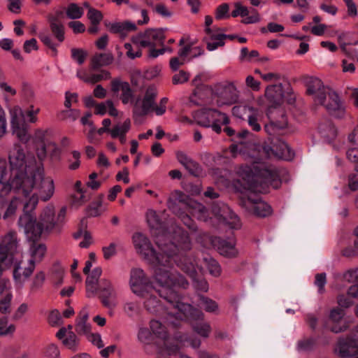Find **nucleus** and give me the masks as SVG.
<instances>
[{"instance_id": "f257e3e1", "label": "nucleus", "mask_w": 358, "mask_h": 358, "mask_svg": "<svg viewBox=\"0 0 358 358\" xmlns=\"http://www.w3.org/2000/svg\"><path fill=\"white\" fill-rule=\"evenodd\" d=\"M9 169L0 162V210L6 203L5 196L11 189L22 194L24 208L35 209L38 200L46 202L55 192L51 176H46L43 164L36 163L34 155L20 144H15L8 154Z\"/></svg>"}, {"instance_id": "f03ea898", "label": "nucleus", "mask_w": 358, "mask_h": 358, "mask_svg": "<svg viewBox=\"0 0 358 358\" xmlns=\"http://www.w3.org/2000/svg\"><path fill=\"white\" fill-rule=\"evenodd\" d=\"M132 242L136 252L144 257L155 268V278L159 285V292L161 294L169 292L173 285L182 284L184 280L179 281L174 278L177 275L170 273L171 262L173 260L178 267L189 275L196 282V287L201 291L208 290V284L205 280H196V276L201 272V268L194 264L191 257L185 255V252L177 250L166 243V252H157L152 248L150 240L143 234L136 232L132 236Z\"/></svg>"}, {"instance_id": "7ed1b4c3", "label": "nucleus", "mask_w": 358, "mask_h": 358, "mask_svg": "<svg viewBox=\"0 0 358 358\" xmlns=\"http://www.w3.org/2000/svg\"><path fill=\"white\" fill-rule=\"evenodd\" d=\"M255 147L259 153L260 159L254 162L252 166H241L237 173L238 178L236 182L238 184L234 183V185L237 191H248L246 205L257 216L265 217L268 213V206L261 197L255 196L253 193L267 192L266 179L268 169L267 165L262 160L268 157V148L265 145H257Z\"/></svg>"}, {"instance_id": "20e7f679", "label": "nucleus", "mask_w": 358, "mask_h": 358, "mask_svg": "<svg viewBox=\"0 0 358 358\" xmlns=\"http://www.w3.org/2000/svg\"><path fill=\"white\" fill-rule=\"evenodd\" d=\"M169 270L170 273L177 275L174 278L176 280L179 281V278H182L184 282L181 285L178 283V285H171L169 292L161 294L159 292L160 287L155 280V286H154V289H150L148 295L141 297L144 299V306L148 311L162 316L164 318V322L166 324L176 326L177 324L175 322V320L176 316L180 314L179 312L181 311L184 315L183 310H191L192 308L190 304L180 301L176 292L177 287L185 288L187 285V280L173 268H169ZM154 279L155 278H154Z\"/></svg>"}, {"instance_id": "39448f33", "label": "nucleus", "mask_w": 358, "mask_h": 358, "mask_svg": "<svg viewBox=\"0 0 358 358\" xmlns=\"http://www.w3.org/2000/svg\"><path fill=\"white\" fill-rule=\"evenodd\" d=\"M34 209L24 210V213L20 216L17 224L25 234L29 241H38L43 231H52L60 222L66 215V208L63 207L57 215L55 213V207L50 203L45 206L39 216L38 220L31 213Z\"/></svg>"}, {"instance_id": "423d86ee", "label": "nucleus", "mask_w": 358, "mask_h": 358, "mask_svg": "<svg viewBox=\"0 0 358 358\" xmlns=\"http://www.w3.org/2000/svg\"><path fill=\"white\" fill-rule=\"evenodd\" d=\"M147 222L155 236L156 244L162 251L166 252V240L171 239L170 245L181 252L191 249L192 243L187 234L178 225L172 224L169 229L165 228L161 222L159 215L152 210H149L146 214Z\"/></svg>"}, {"instance_id": "0eeeda50", "label": "nucleus", "mask_w": 358, "mask_h": 358, "mask_svg": "<svg viewBox=\"0 0 358 358\" xmlns=\"http://www.w3.org/2000/svg\"><path fill=\"white\" fill-rule=\"evenodd\" d=\"M285 80L270 73V132L285 134L289 131L288 119L285 110Z\"/></svg>"}, {"instance_id": "6e6552de", "label": "nucleus", "mask_w": 358, "mask_h": 358, "mask_svg": "<svg viewBox=\"0 0 358 358\" xmlns=\"http://www.w3.org/2000/svg\"><path fill=\"white\" fill-rule=\"evenodd\" d=\"M165 40L164 29L149 28L131 36L133 44L139 48L149 49L148 57L157 58L166 52V49H156L157 45L163 46Z\"/></svg>"}, {"instance_id": "1a4fd4ad", "label": "nucleus", "mask_w": 358, "mask_h": 358, "mask_svg": "<svg viewBox=\"0 0 358 358\" xmlns=\"http://www.w3.org/2000/svg\"><path fill=\"white\" fill-rule=\"evenodd\" d=\"M150 328L152 334L158 338L162 340V343L158 346V357L165 358L166 354L169 355H177V347L174 346L173 343L183 345L187 340L186 336H176L174 338H170L168 336L166 327L157 320H152L150 322Z\"/></svg>"}, {"instance_id": "9d476101", "label": "nucleus", "mask_w": 358, "mask_h": 358, "mask_svg": "<svg viewBox=\"0 0 358 358\" xmlns=\"http://www.w3.org/2000/svg\"><path fill=\"white\" fill-rule=\"evenodd\" d=\"M178 206L198 220H206L207 218L206 208L201 203L186 198L180 191H175L168 201V207L173 213H178Z\"/></svg>"}, {"instance_id": "9b49d317", "label": "nucleus", "mask_w": 358, "mask_h": 358, "mask_svg": "<svg viewBox=\"0 0 358 358\" xmlns=\"http://www.w3.org/2000/svg\"><path fill=\"white\" fill-rule=\"evenodd\" d=\"M194 118L198 124L204 127H211L217 134L221 131L222 125L229 122V117L225 113L212 108L197 111Z\"/></svg>"}, {"instance_id": "f8f14e48", "label": "nucleus", "mask_w": 358, "mask_h": 358, "mask_svg": "<svg viewBox=\"0 0 358 358\" xmlns=\"http://www.w3.org/2000/svg\"><path fill=\"white\" fill-rule=\"evenodd\" d=\"M157 95V90L155 85L148 86L143 98L138 96L132 103L133 118L135 122L141 123L143 117L153 110L155 99Z\"/></svg>"}, {"instance_id": "ddd939ff", "label": "nucleus", "mask_w": 358, "mask_h": 358, "mask_svg": "<svg viewBox=\"0 0 358 358\" xmlns=\"http://www.w3.org/2000/svg\"><path fill=\"white\" fill-rule=\"evenodd\" d=\"M214 104L219 107L231 106L238 102L239 91L232 83H217L213 86Z\"/></svg>"}, {"instance_id": "4468645a", "label": "nucleus", "mask_w": 358, "mask_h": 358, "mask_svg": "<svg viewBox=\"0 0 358 358\" xmlns=\"http://www.w3.org/2000/svg\"><path fill=\"white\" fill-rule=\"evenodd\" d=\"M12 134L21 142L27 143L31 138L29 125L22 114V109L15 106L10 110Z\"/></svg>"}, {"instance_id": "2eb2a0df", "label": "nucleus", "mask_w": 358, "mask_h": 358, "mask_svg": "<svg viewBox=\"0 0 358 358\" xmlns=\"http://www.w3.org/2000/svg\"><path fill=\"white\" fill-rule=\"evenodd\" d=\"M129 283L131 292L137 296H146L149 294L150 289H154L149 278L140 268H134L131 270Z\"/></svg>"}, {"instance_id": "dca6fc26", "label": "nucleus", "mask_w": 358, "mask_h": 358, "mask_svg": "<svg viewBox=\"0 0 358 358\" xmlns=\"http://www.w3.org/2000/svg\"><path fill=\"white\" fill-rule=\"evenodd\" d=\"M191 308V310H183L185 313L184 315L180 311V314L176 316L175 320H182L187 317L195 320V322H192V323L194 331L203 337H208L210 327L208 324L202 321L203 313L199 310L194 308L192 306Z\"/></svg>"}, {"instance_id": "f3484780", "label": "nucleus", "mask_w": 358, "mask_h": 358, "mask_svg": "<svg viewBox=\"0 0 358 358\" xmlns=\"http://www.w3.org/2000/svg\"><path fill=\"white\" fill-rule=\"evenodd\" d=\"M316 104L322 105L331 115L336 117H343L345 113L344 103L338 94L331 89L325 94L322 101L317 102Z\"/></svg>"}, {"instance_id": "a211bd4d", "label": "nucleus", "mask_w": 358, "mask_h": 358, "mask_svg": "<svg viewBox=\"0 0 358 358\" xmlns=\"http://www.w3.org/2000/svg\"><path fill=\"white\" fill-rule=\"evenodd\" d=\"M303 82L306 87L307 93L312 96L314 102H322L325 94L329 92L330 88L324 86L317 78L306 76Z\"/></svg>"}, {"instance_id": "6ab92c4d", "label": "nucleus", "mask_w": 358, "mask_h": 358, "mask_svg": "<svg viewBox=\"0 0 358 358\" xmlns=\"http://www.w3.org/2000/svg\"><path fill=\"white\" fill-rule=\"evenodd\" d=\"M13 278L15 283L17 285L22 286L28 280L34 271L35 266L32 264H27L26 260L19 256L16 262L13 266Z\"/></svg>"}, {"instance_id": "aec40b11", "label": "nucleus", "mask_w": 358, "mask_h": 358, "mask_svg": "<svg viewBox=\"0 0 358 358\" xmlns=\"http://www.w3.org/2000/svg\"><path fill=\"white\" fill-rule=\"evenodd\" d=\"M213 212L220 221L230 228L236 229L241 227L238 217L227 205L223 203H217L213 206Z\"/></svg>"}, {"instance_id": "412c9836", "label": "nucleus", "mask_w": 358, "mask_h": 358, "mask_svg": "<svg viewBox=\"0 0 358 358\" xmlns=\"http://www.w3.org/2000/svg\"><path fill=\"white\" fill-rule=\"evenodd\" d=\"M111 91L114 94L120 92V99L124 105L132 104L135 100V95L128 82L117 78H114L111 83Z\"/></svg>"}, {"instance_id": "4be33fe9", "label": "nucleus", "mask_w": 358, "mask_h": 358, "mask_svg": "<svg viewBox=\"0 0 358 358\" xmlns=\"http://www.w3.org/2000/svg\"><path fill=\"white\" fill-rule=\"evenodd\" d=\"M284 160L293 159L294 152L288 145L281 138L272 137L270 138V156Z\"/></svg>"}, {"instance_id": "5701e85b", "label": "nucleus", "mask_w": 358, "mask_h": 358, "mask_svg": "<svg viewBox=\"0 0 358 358\" xmlns=\"http://www.w3.org/2000/svg\"><path fill=\"white\" fill-rule=\"evenodd\" d=\"M189 101L194 105H214L213 87H197L190 96Z\"/></svg>"}, {"instance_id": "b1692460", "label": "nucleus", "mask_w": 358, "mask_h": 358, "mask_svg": "<svg viewBox=\"0 0 358 358\" xmlns=\"http://www.w3.org/2000/svg\"><path fill=\"white\" fill-rule=\"evenodd\" d=\"M345 315V311L340 308H335L331 310L327 326L331 331L339 333L345 331L348 328Z\"/></svg>"}, {"instance_id": "393cba45", "label": "nucleus", "mask_w": 358, "mask_h": 358, "mask_svg": "<svg viewBox=\"0 0 358 358\" xmlns=\"http://www.w3.org/2000/svg\"><path fill=\"white\" fill-rule=\"evenodd\" d=\"M28 251L21 255L22 258L24 259L27 264H32L36 267V264L41 262L46 253L47 248L43 243H35L36 241H31Z\"/></svg>"}, {"instance_id": "a878e982", "label": "nucleus", "mask_w": 358, "mask_h": 358, "mask_svg": "<svg viewBox=\"0 0 358 358\" xmlns=\"http://www.w3.org/2000/svg\"><path fill=\"white\" fill-rule=\"evenodd\" d=\"M213 245L217 248L220 254L226 257H235L238 254L236 248V241L234 238L227 240L215 238L212 241Z\"/></svg>"}, {"instance_id": "bb28decb", "label": "nucleus", "mask_w": 358, "mask_h": 358, "mask_svg": "<svg viewBox=\"0 0 358 358\" xmlns=\"http://www.w3.org/2000/svg\"><path fill=\"white\" fill-rule=\"evenodd\" d=\"M105 26L112 33L119 34L122 38H124L130 31L137 29L136 24L131 21L124 22H106Z\"/></svg>"}, {"instance_id": "cd10ccee", "label": "nucleus", "mask_w": 358, "mask_h": 358, "mask_svg": "<svg viewBox=\"0 0 358 358\" xmlns=\"http://www.w3.org/2000/svg\"><path fill=\"white\" fill-rule=\"evenodd\" d=\"M76 76L83 81L90 84H95L99 81L110 78V73L105 70H101L98 73L78 70Z\"/></svg>"}, {"instance_id": "c85d7f7f", "label": "nucleus", "mask_w": 358, "mask_h": 358, "mask_svg": "<svg viewBox=\"0 0 358 358\" xmlns=\"http://www.w3.org/2000/svg\"><path fill=\"white\" fill-rule=\"evenodd\" d=\"M0 249L15 255L20 256L18 252L17 234L14 231H10L6 234L2 238L0 244Z\"/></svg>"}, {"instance_id": "c756f323", "label": "nucleus", "mask_w": 358, "mask_h": 358, "mask_svg": "<svg viewBox=\"0 0 358 358\" xmlns=\"http://www.w3.org/2000/svg\"><path fill=\"white\" fill-rule=\"evenodd\" d=\"M102 273L101 267L94 268L91 273H88L86 279V289L88 297L94 296L98 290L99 279Z\"/></svg>"}, {"instance_id": "7c9ffc66", "label": "nucleus", "mask_w": 358, "mask_h": 358, "mask_svg": "<svg viewBox=\"0 0 358 358\" xmlns=\"http://www.w3.org/2000/svg\"><path fill=\"white\" fill-rule=\"evenodd\" d=\"M206 36L205 38L207 49L209 51H214L219 47L224 45L225 34H217L210 28L206 29Z\"/></svg>"}, {"instance_id": "2f4dec72", "label": "nucleus", "mask_w": 358, "mask_h": 358, "mask_svg": "<svg viewBox=\"0 0 358 358\" xmlns=\"http://www.w3.org/2000/svg\"><path fill=\"white\" fill-rule=\"evenodd\" d=\"M131 129L130 119H126L122 123H117L109 131L113 138H118L122 144L126 143V134Z\"/></svg>"}, {"instance_id": "473e14b6", "label": "nucleus", "mask_w": 358, "mask_h": 358, "mask_svg": "<svg viewBox=\"0 0 358 358\" xmlns=\"http://www.w3.org/2000/svg\"><path fill=\"white\" fill-rule=\"evenodd\" d=\"M94 113L101 116H103L106 113H108L112 117H117L119 115V111L111 100L97 103L94 108Z\"/></svg>"}, {"instance_id": "72a5a7b5", "label": "nucleus", "mask_w": 358, "mask_h": 358, "mask_svg": "<svg viewBox=\"0 0 358 358\" xmlns=\"http://www.w3.org/2000/svg\"><path fill=\"white\" fill-rule=\"evenodd\" d=\"M178 161L192 175L197 176L199 173V165L189 157L184 152H176Z\"/></svg>"}, {"instance_id": "f704fd0d", "label": "nucleus", "mask_w": 358, "mask_h": 358, "mask_svg": "<svg viewBox=\"0 0 358 358\" xmlns=\"http://www.w3.org/2000/svg\"><path fill=\"white\" fill-rule=\"evenodd\" d=\"M13 297L12 285L10 284L0 296V313L1 314L10 313Z\"/></svg>"}, {"instance_id": "c9c22d12", "label": "nucleus", "mask_w": 358, "mask_h": 358, "mask_svg": "<svg viewBox=\"0 0 358 358\" xmlns=\"http://www.w3.org/2000/svg\"><path fill=\"white\" fill-rule=\"evenodd\" d=\"M50 26L52 34L59 43L64 40V27L62 22L53 15L48 17Z\"/></svg>"}, {"instance_id": "e433bc0d", "label": "nucleus", "mask_w": 358, "mask_h": 358, "mask_svg": "<svg viewBox=\"0 0 358 358\" xmlns=\"http://www.w3.org/2000/svg\"><path fill=\"white\" fill-rule=\"evenodd\" d=\"M13 190L17 196H15L10 200L6 210L3 216V219H6L8 217L14 215L17 209V208L23 203V209L24 208V201L25 199L22 194H19L15 190L11 189L9 192Z\"/></svg>"}, {"instance_id": "4c0bfd02", "label": "nucleus", "mask_w": 358, "mask_h": 358, "mask_svg": "<svg viewBox=\"0 0 358 358\" xmlns=\"http://www.w3.org/2000/svg\"><path fill=\"white\" fill-rule=\"evenodd\" d=\"M19 256L0 249V274L10 269L15 264Z\"/></svg>"}, {"instance_id": "58836bf2", "label": "nucleus", "mask_w": 358, "mask_h": 358, "mask_svg": "<svg viewBox=\"0 0 358 358\" xmlns=\"http://www.w3.org/2000/svg\"><path fill=\"white\" fill-rule=\"evenodd\" d=\"M88 313L85 311L80 313L76 323V331L78 334L88 335L90 333L91 326L87 322Z\"/></svg>"}, {"instance_id": "ea45409f", "label": "nucleus", "mask_w": 358, "mask_h": 358, "mask_svg": "<svg viewBox=\"0 0 358 358\" xmlns=\"http://www.w3.org/2000/svg\"><path fill=\"white\" fill-rule=\"evenodd\" d=\"M113 61V57L110 53H101L94 55L91 62V69L95 70L101 66H107Z\"/></svg>"}, {"instance_id": "a19ab883", "label": "nucleus", "mask_w": 358, "mask_h": 358, "mask_svg": "<svg viewBox=\"0 0 358 358\" xmlns=\"http://www.w3.org/2000/svg\"><path fill=\"white\" fill-rule=\"evenodd\" d=\"M100 298L103 305L109 310V314L113 315V310L117 305L116 292L100 293Z\"/></svg>"}, {"instance_id": "79ce46f5", "label": "nucleus", "mask_w": 358, "mask_h": 358, "mask_svg": "<svg viewBox=\"0 0 358 358\" xmlns=\"http://www.w3.org/2000/svg\"><path fill=\"white\" fill-rule=\"evenodd\" d=\"M286 174L285 169H278L270 168V187L274 189L278 188L281 185L282 179Z\"/></svg>"}, {"instance_id": "37998d69", "label": "nucleus", "mask_w": 358, "mask_h": 358, "mask_svg": "<svg viewBox=\"0 0 358 358\" xmlns=\"http://www.w3.org/2000/svg\"><path fill=\"white\" fill-rule=\"evenodd\" d=\"M40 110L39 107L30 104L26 109L22 110V114L28 123L34 124L38 122Z\"/></svg>"}, {"instance_id": "c03bdc74", "label": "nucleus", "mask_w": 358, "mask_h": 358, "mask_svg": "<svg viewBox=\"0 0 358 358\" xmlns=\"http://www.w3.org/2000/svg\"><path fill=\"white\" fill-rule=\"evenodd\" d=\"M203 263L210 274L214 277H218L221 274L222 269L219 263L213 258H205Z\"/></svg>"}, {"instance_id": "a18cd8bd", "label": "nucleus", "mask_w": 358, "mask_h": 358, "mask_svg": "<svg viewBox=\"0 0 358 358\" xmlns=\"http://www.w3.org/2000/svg\"><path fill=\"white\" fill-rule=\"evenodd\" d=\"M74 189L80 195L78 196L74 195L73 196L72 204L74 206L78 207L82 206L85 202V190L82 187V183L80 180L76 182L74 185Z\"/></svg>"}, {"instance_id": "49530a36", "label": "nucleus", "mask_w": 358, "mask_h": 358, "mask_svg": "<svg viewBox=\"0 0 358 358\" xmlns=\"http://www.w3.org/2000/svg\"><path fill=\"white\" fill-rule=\"evenodd\" d=\"M83 13V9L76 3H70L66 8V16L72 20L80 18Z\"/></svg>"}, {"instance_id": "de8ad7c7", "label": "nucleus", "mask_w": 358, "mask_h": 358, "mask_svg": "<svg viewBox=\"0 0 358 358\" xmlns=\"http://www.w3.org/2000/svg\"><path fill=\"white\" fill-rule=\"evenodd\" d=\"M262 118V115L257 109H254L252 113H250L248 116V122L249 126L255 131H259L261 129V126L259 123Z\"/></svg>"}, {"instance_id": "09e8293b", "label": "nucleus", "mask_w": 358, "mask_h": 358, "mask_svg": "<svg viewBox=\"0 0 358 358\" xmlns=\"http://www.w3.org/2000/svg\"><path fill=\"white\" fill-rule=\"evenodd\" d=\"M254 109L248 106H236L232 108V114L234 117L243 120L252 113Z\"/></svg>"}, {"instance_id": "8fccbe9b", "label": "nucleus", "mask_w": 358, "mask_h": 358, "mask_svg": "<svg viewBox=\"0 0 358 358\" xmlns=\"http://www.w3.org/2000/svg\"><path fill=\"white\" fill-rule=\"evenodd\" d=\"M105 210L106 208L103 206L101 198L93 202L87 208L88 215L92 217L99 216Z\"/></svg>"}, {"instance_id": "3c124183", "label": "nucleus", "mask_w": 358, "mask_h": 358, "mask_svg": "<svg viewBox=\"0 0 358 358\" xmlns=\"http://www.w3.org/2000/svg\"><path fill=\"white\" fill-rule=\"evenodd\" d=\"M63 344L69 350L76 351L78 349V339L76 335L69 331L65 338L62 341Z\"/></svg>"}, {"instance_id": "603ef678", "label": "nucleus", "mask_w": 358, "mask_h": 358, "mask_svg": "<svg viewBox=\"0 0 358 358\" xmlns=\"http://www.w3.org/2000/svg\"><path fill=\"white\" fill-rule=\"evenodd\" d=\"M259 56V52L257 50H252L249 52L247 48H242L240 53V59L242 62H251Z\"/></svg>"}, {"instance_id": "864d4df0", "label": "nucleus", "mask_w": 358, "mask_h": 358, "mask_svg": "<svg viewBox=\"0 0 358 358\" xmlns=\"http://www.w3.org/2000/svg\"><path fill=\"white\" fill-rule=\"evenodd\" d=\"M182 208H180V206H178V213H174L175 214H177L185 225L189 229L192 231H196V226L194 224L192 219L185 212L181 211Z\"/></svg>"}, {"instance_id": "5fc2aeb1", "label": "nucleus", "mask_w": 358, "mask_h": 358, "mask_svg": "<svg viewBox=\"0 0 358 358\" xmlns=\"http://www.w3.org/2000/svg\"><path fill=\"white\" fill-rule=\"evenodd\" d=\"M15 331V327L9 324L6 320H0V336H11Z\"/></svg>"}, {"instance_id": "6e6d98bb", "label": "nucleus", "mask_w": 358, "mask_h": 358, "mask_svg": "<svg viewBox=\"0 0 358 358\" xmlns=\"http://www.w3.org/2000/svg\"><path fill=\"white\" fill-rule=\"evenodd\" d=\"M45 280V274L43 271H41L36 273L33 278L31 288L33 290H36L42 287Z\"/></svg>"}, {"instance_id": "4d7b16f0", "label": "nucleus", "mask_w": 358, "mask_h": 358, "mask_svg": "<svg viewBox=\"0 0 358 358\" xmlns=\"http://www.w3.org/2000/svg\"><path fill=\"white\" fill-rule=\"evenodd\" d=\"M44 356L47 358H59L60 352L58 347L53 343L49 344L44 348Z\"/></svg>"}, {"instance_id": "13d9d810", "label": "nucleus", "mask_w": 358, "mask_h": 358, "mask_svg": "<svg viewBox=\"0 0 358 358\" xmlns=\"http://www.w3.org/2000/svg\"><path fill=\"white\" fill-rule=\"evenodd\" d=\"M320 133L322 137L328 141L334 139L337 135L336 128L331 124H329L326 128H321Z\"/></svg>"}, {"instance_id": "bf43d9fd", "label": "nucleus", "mask_w": 358, "mask_h": 358, "mask_svg": "<svg viewBox=\"0 0 358 358\" xmlns=\"http://www.w3.org/2000/svg\"><path fill=\"white\" fill-rule=\"evenodd\" d=\"M343 255L347 257L358 256V236L355 239L353 245L348 246L343 250Z\"/></svg>"}, {"instance_id": "052dcab7", "label": "nucleus", "mask_w": 358, "mask_h": 358, "mask_svg": "<svg viewBox=\"0 0 358 358\" xmlns=\"http://www.w3.org/2000/svg\"><path fill=\"white\" fill-rule=\"evenodd\" d=\"M87 17L92 24H99L103 15L99 10L90 8L87 12Z\"/></svg>"}, {"instance_id": "680f3d73", "label": "nucleus", "mask_w": 358, "mask_h": 358, "mask_svg": "<svg viewBox=\"0 0 358 358\" xmlns=\"http://www.w3.org/2000/svg\"><path fill=\"white\" fill-rule=\"evenodd\" d=\"M98 289H99L100 293L116 292L111 281L106 278L101 280L98 286Z\"/></svg>"}, {"instance_id": "e2e57ef3", "label": "nucleus", "mask_w": 358, "mask_h": 358, "mask_svg": "<svg viewBox=\"0 0 358 358\" xmlns=\"http://www.w3.org/2000/svg\"><path fill=\"white\" fill-rule=\"evenodd\" d=\"M124 48L126 49V55L131 59H134L142 56V51L141 48H138L136 50H134L132 45L129 43L124 44Z\"/></svg>"}, {"instance_id": "0e129e2a", "label": "nucleus", "mask_w": 358, "mask_h": 358, "mask_svg": "<svg viewBox=\"0 0 358 358\" xmlns=\"http://www.w3.org/2000/svg\"><path fill=\"white\" fill-rule=\"evenodd\" d=\"M235 9L231 13V16L236 17L238 16L245 17L248 15L249 11L247 7L243 6L240 2L234 4Z\"/></svg>"}, {"instance_id": "69168bd1", "label": "nucleus", "mask_w": 358, "mask_h": 358, "mask_svg": "<svg viewBox=\"0 0 358 358\" xmlns=\"http://www.w3.org/2000/svg\"><path fill=\"white\" fill-rule=\"evenodd\" d=\"M137 337L140 342L148 344L151 341V333L147 328L141 327L139 328Z\"/></svg>"}, {"instance_id": "338daca9", "label": "nucleus", "mask_w": 358, "mask_h": 358, "mask_svg": "<svg viewBox=\"0 0 358 358\" xmlns=\"http://www.w3.org/2000/svg\"><path fill=\"white\" fill-rule=\"evenodd\" d=\"M200 306L208 312H214L217 308L215 301L204 297L201 298Z\"/></svg>"}, {"instance_id": "774afa93", "label": "nucleus", "mask_w": 358, "mask_h": 358, "mask_svg": "<svg viewBox=\"0 0 358 358\" xmlns=\"http://www.w3.org/2000/svg\"><path fill=\"white\" fill-rule=\"evenodd\" d=\"M343 278L348 282H357L358 284V268L345 272Z\"/></svg>"}]
</instances>
